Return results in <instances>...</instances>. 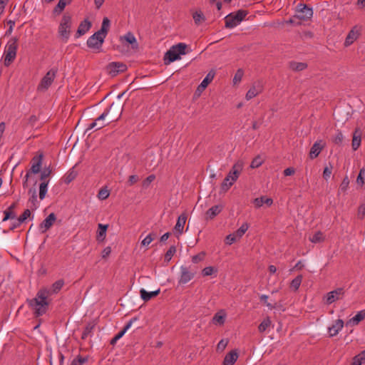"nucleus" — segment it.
<instances>
[{
	"instance_id": "nucleus-61",
	"label": "nucleus",
	"mask_w": 365,
	"mask_h": 365,
	"mask_svg": "<svg viewBox=\"0 0 365 365\" xmlns=\"http://www.w3.org/2000/svg\"><path fill=\"white\" fill-rule=\"evenodd\" d=\"M331 172H332V166L330 165L329 167H325L324 169V172H323V178L327 180L331 175Z\"/></svg>"
},
{
	"instance_id": "nucleus-23",
	"label": "nucleus",
	"mask_w": 365,
	"mask_h": 365,
	"mask_svg": "<svg viewBox=\"0 0 365 365\" xmlns=\"http://www.w3.org/2000/svg\"><path fill=\"white\" fill-rule=\"evenodd\" d=\"M365 319V309L359 312L354 317L346 322V326H355Z\"/></svg>"
},
{
	"instance_id": "nucleus-16",
	"label": "nucleus",
	"mask_w": 365,
	"mask_h": 365,
	"mask_svg": "<svg viewBox=\"0 0 365 365\" xmlns=\"http://www.w3.org/2000/svg\"><path fill=\"white\" fill-rule=\"evenodd\" d=\"M324 146H325V143L323 140H319L316 141L310 149L309 154V158L311 159L316 158L319 155V153H321L322 149L324 148Z\"/></svg>"
},
{
	"instance_id": "nucleus-1",
	"label": "nucleus",
	"mask_w": 365,
	"mask_h": 365,
	"mask_svg": "<svg viewBox=\"0 0 365 365\" xmlns=\"http://www.w3.org/2000/svg\"><path fill=\"white\" fill-rule=\"evenodd\" d=\"M49 296V292L47 289H40L36 297L27 299L29 306L34 310L35 317H38L44 314L48 309V302L47 298Z\"/></svg>"
},
{
	"instance_id": "nucleus-28",
	"label": "nucleus",
	"mask_w": 365,
	"mask_h": 365,
	"mask_svg": "<svg viewBox=\"0 0 365 365\" xmlns=\"http://www.w3.org/2000/svg\"><path fill=\"white\" fill-rule=\"evenodd\" d=\"M253 203L256 207H260L263 204H265L267 206H271L273 203V200L269 197L262 196L254 199Z\"/></svg>"
},
{
	"instance_id": "nucleus-46",
	"label": "nucleus",
	"mask_w": 365,
	"mask_h": 365,
	"mask_svg": "<svg viewBox=\"0 0 365 365\" xmlns=\"http://www.w3.org/2000/svg\"><path fill=\"white\" fill-rule=\"evenodd\" d=\"M29 202L31 203L30 206L31 210H36L37 208V194L36 190H33V195L29 199Z\"/></svg>"
},
{
	"instance_id": "nucleus-59",
	"label": "nucleus",
	"mask_w": 365,
	"mask_h": 365,
	"mask_svg": "<svg viewBox=\"0 0 365 365\" xmlns=\"http://www.w3.org/2000/svg\"><path fill=\"white\" fill-rule=\"evenodd\" d=\"M214 272H217V269L213 267H206L202 271V274L205 276L211 275Z\"/></svg>"
},
{
	"instance_id": "nucleus-3",
	"label": "nucleus",
	"mask_w": 365,
	"mask_h": 365,
	"mask_svg": "<svg viewBox=\"0 0 365 365\" xmlns=\"http://www.w3.org/2000/svg\"><path fill=\"white\" fill-rule=\"evenodd\" d=\"M123 112V106L120 103H113L108 108L104 110V112L97 118V120H104L107 118L108 123H112L118 120Z\"/></svg>"
},
{
	"instance_id": "nucleus-26",
	"label": "nucleus",
	"mask_w": 365,
	"mask_h": 365,
	"mask_svg": "<svg viewBox=\"0 0 365 365\" xmlns=\"http://www.w3.org/2000/svg\"><path fill=\"white\" fill-rule=\"evenodd\" d=\"M359 36V32L354 29H351L346 37L344 46H349L352 44Z\"/></svg>"
},
{
	"instance_id": "nucleus-45",
	"label": "nucleus",
	"mask_w": 365,
	"mask_h": 365,
	"mask_svg": "<svg viewBox=\"0 0 365 365\" xmlns=\"http://www.w3.org/2000/svg\"><path fill=\"white\" fill-rule=\"evenodd\" d=\"M271 324V320L269 317L264 319L259 325L258 330L259 332H264Z\"/></svg>"
},
{
	"instance_id": "nucleus-35",
	"label": "nucleus",
	"mask_w": 365,
	"mask_h": 365,
	"mask_svg": "<svg viewBox=\"0 0 365 365\" xmlns=\"http://www.w3.org/2000/svg\"><path fill=\"white\" fill-rule=\"evenodd\" d=\"M226 314L222 312H217L213 318L212 322L215 324L222 325L225 321Z\"/></svg>"
},
{
	"instance_id": "nucleus-64",
	"label": "nucleus",
	"mask_w": 365,
	"mask_h": 365,
	"mask_svg": "<svg viewBox=\"0 0 365 365\" xmlns=\"http://www.w3.org/2000/svg\"><path fill=\"white\" fill-rule=\"evenodd\" d=\"M365 215V203L359 206L358 209V217L360 219H363Z\"/></svg>"
},
{
	"instance_id": "nucleus-6",
	"label": "nucleus",
	"mask_w": 365,
	"mask_h": 365,
	"mask_svg": "<svg viewBox=\"0 0 365 365\" xmlns=\"http://www.w3.org/2000/svg\"><path fill=\"white\" fill-rule=\"evenodd\" d=\"M248 14L247 10L240 9L236 12H232L225 18V28L232 29L240 24Z\"/></svg>"
},
{
	"instance_id": "nucleus-36",
	"label": "nucleus",
	"mask_w": 365,
	"mask_h": 365,
	"mask_svg": "<svg viewBox=\"0 0 365 365\" xmlns=\"http://www.w3.org/2000/svg\"><path fill=\"white\" fill-rule=\"evenodd\" d=\"M358 132H359L358 130H356L353 135V140H352L351 145H352V149L354 150H356L361 145V135H360V134H358Z\"/></svg>"
},
{
	"instance_id": "nucleus-58",
	"label": "nucleus",
	"mask_w": 365,
	"mask_h": 365,
	"mask_svg": "<svg viewBox=\"0 0 365 365\" xmlns=\"http://www.w3.org/2000/svg\"><path fill=\"white\" fill-rule=\"evenodd\" d=\"M349 178L347 176H345L340 185L339 190L341 192H346L349 187Z\"/></svg>"
},
{
	"instance_id": "nucleus-62",
	"label": "nucleus",
	"mask_w": 365,
	"mask_h": 365,
	"mask_svg": "<svg viewBox=\"0 0 365 365\" xmlns=\"http://www.w3.org/2000/svg\"><path fill=\"white\" fill-rule=\"evenodd\" d=\"M237 240V236L235 233L228 235L225 238V243L227 245H232Z\"/></svg>"
},
{
	"instance_id": "nucleus-47",
	"label": "nucleus",
	"mask_w": 365,
	"mask_h": 365,
	"mask_svg": "<svg viewBox=\"0 0 365 365\" xmlns=\"http://www.w3.org/2000/svg\"><path fill=\"white\" fill-rule=\"evenodd\" d=\"M323 233L320 231L316 232L311 238L310 241L313 243H318L324 241Z\"/></svg>"
},
{
	"instance_id": "nucleus-7",
	"label": "nucleus",
	"mask_w": 365,
	"mask_h": 365,
	"mask_svg": "<svg viewBox=\"0 0 365 365\" xmlns=\"http://www.w3.org/2000/svg\"><path fill=\"white\" fill-rule=\"evenodd\" d=\"M127 70V66L123 62H111L106 67V71L110 76L114 77Z\"/></svg>"
},
{
	"instance_id": "nucleus-33",
	"label": "nucleus",
	"mask_w": 365,
	"mask_h": 365,
	"mask_svg": "<svg viewBox=\"0 0 365 365\" xmlns=\"http://www.w3.org/2000/svg\"><path fill=\"white\" fill-rule=\"evenodd\" d=\"M289 67L294 71H301L307 68V63L292 61L289 63Z\"/></svg>"
},
{
	"instance_id": "nucleus-34",
	"label": "nucleus",
	"mask_w": 365,
	"mask_h": 365,
	"mask_svg": "<svg viewBox=\"0 0 365 365\" xmlns=\"http://www.w3.org/2000/svg\"><path fill=\"white\" fill-rule=\"evenodd\" d=\"M63 284H64L63 279H58V280L56 281L52 284L51 289L47 290L48 292H49V295H51L52 294L58 293L61 289Z\"/></svg>"
},
{
	"instance_id": "nucleus-22",
	"label": "nucleus",
	"mask_w": 365,
	"mask_h": 365,
	"mask_svg": "<svg viewBox=\"0 0 365 365\" xmlns=\"http://www.w3.org/2000/svg\"><path fill=\"white\" fill-rule=\"evenodd\" d=\"M344 327V321L342 319H337L334 322V324L329 327V333L330 336H336L339 331L343 328Z\"/></svg>"
},
{
	"instance_id": "nucleus-12",
	"label": "nucleus",
	"mask_w": 365,
	"mask_h": 365,
	"mask_svg": "<svg viewBox=\"0 0 365 365\" xmlns=\"http://www.w3.org/2000/svg\"><path fill=\"white\" fill-rule=\"evenodd\" d=\"M180 270L181 274L178 281L180 284H184L190 282L192 279L194 278L196 273V272H192L190 269L189 267L185 266H182Z\"/></svg>"
},
{
	"instance_id": "nucleus-9",
	"label": "nucleus",
	"mask_w": 365,
	"mask_h": 365,
	"mask_svg": "<svg viewBox=\"0 0 365 365\" xmlns=\"http://www.w3.org/2000/svg\"><path fill=\"white\" fill-rule=\"evenodd\" d=\"M105 38L99 32L96 31L88 38L87 46L90 48L98 50L102 47Z\"/></svg>"
},
{
	"instance_id": "nucleus-51",
	"label": "nucleus",
	"mask_w": 365,
	"mask_h": 365,
	"mask_svg": "<svg viewBox=\"0 0 365 365\" xmlns=\"http://www.w3.org/2000/svg\"><path fill=\"white\" fill-rule=\"evenodd\" d=\"M263 163V160L259 155L255 157L250 164V168H259Z\"/></svg>"
},
{
	"instance_id": "nucleus-29",
	"label": "nucleus",
	"mask_w": 365,
	"mask_h": 365,
	"mask_svg": "<svg viewBox=\"0 0 365 365\" xmlns=\"http://www.w3.org/2000/svg\"><path fill=\"white\" fill-rule=\"evenodd\" d=\"M222 210V206L220 205H214L210 207L206 212V219H213L215 216H217Z\"/></svg>"
},
{
	"instance_id": "nucleus-20",
	"label": "nucleus",
	"mask_w": 365,
	"mask_h": 365,
	"mask_svg": "<svg viewBox=\"0 0 365 365\" xmlns=\"http://www.w3.org/2000/svg\"><path fill=\"white\" fill-rule=\"evenodd\" d=\"M138 319L137 317L132 318L127 324L123 327V329L119 331L111 340L110 344L111 345H114L118 340H119L125 334V333L127 331V330L131 327L133 322L136 321Z\"/></svg>"
},
{
	"instance_id": "nucleus-52",
	"label": "nucleus",
	"mask_w": 365,
	"mask_h": 365,
	"mask_svg": "<svg viewBox=\"0 0 365 365\" xmlns=\"http://www.w3.org/2000/svg\"><path fill=\"white\" fill-rule=\"evenodd\" d=\"M344 136L340 130H337L336 135L333 138V142L338 145L342 144Z\"/></svg>"
},
{
	"instance_id": "nucleus-31",
	"label": "nucleus",
	"mask_w": 365,
	"mask_h": 365,
	"mask_svg": "<svg viewBox=\"0 0 365 365\" xmlns=\"http://www.w3.org/2000/svg\"><path fill=\"white\" fill-rule=\"evenodd\" d=\"M108 225L98 224V232L96 239L98 241H103L106 236V231L108 229Z\"/></svg>"
},
{
	"instance_id": "nucleus-55",
	"label": "nucleus",
	"mask_w": 365,
	"mask_h": 365,
	"mask_svg": "<svg viewBox=\"0 0 365 365\" xmlns=\"http://www.w3.org/2000/svg\"><path fill=\"white\" fill-rule=\"evenodd\" d=\"M155 179V175H150L148 176L142 182V186L144 188H147L149 187L150 183Z\"/></svg>"
},
{
	"instance_id": "nucleus-2",
	"label": "nucleus",
	"mask_w": 365,
	"mask_h": 365,
	"mask_svg": "<svg viewBox=\"0 0 365 365\" xmlns=\"http://www.w3.org/2000/svg\"><path fill=\"white\" fill-rule=\"evenodd\" d=\"M243 169V162L238 160L232 167L230 171L227 175L221 184V190L223 192L227 191L233 183L237 180Z\"/></svg>"
},
{
	"instance_id": "nucleus-14",
	"label": "nucleus",
	"mask_w": 365,
	"mask_h": 365,
	"mask_svg": "<svg viewBox=\"0 0 365 365\" xmlns=\"http://www.w3.org/2000/svg\"><path fill=\"white\" fill-rule=\"evenodd\" d=\"M263 91V85L261 81H257L253 83L252 86L248 90L246 93V99L250 100L255 97Z\"/></svg>"
},
{
	"instance_id": "nucleus-50",
	"label": "nucleus",
	"mask_w": 365,
	"mask_h": 365,
	"mask_svg": "<svg viewBox=\"0 0 365 365\" xmlns=\"http://www.w3.org/2000/svg\"><path fill=\"white\" fill-rule=\"evenodd\" d=\"M31 211L29 209H26L22 215H21L18 218V224H21L26 221V220L31 216Z\"/></svg>"
},
{
	"instance_id": "nucleus-18",
	"label": "nucleus",
	"mask_w": 365,
	"mask_h": 365,
	"mask_svg": "<svg viewBox=\"0 0 365 365\" xmlns=\"http://www.w3.org/2000/svg\"><path fill=\"white\" fill-rule=\"evenodd\" d=\"M91 27V22L88 21L87 19H84L81 21L78 26L77 31L76 33V38H79L80 36L84 35Z\"/></svg>"
},
{
	"instance_id": "nucleus-60",
	"label": "nucleus",
	"mask_w": 365,
	"mask_h": 365,
	"mask_svg": "<svg viewBox=\"0 0 365 365\" xmlns=\"http://www.w3.org/2000/svg\"><path fill=\"white\" fill-rule=\"evenodd\" d=\"M356 361L360 362V365L365 363V350L360 352L358 355L354 357Z\"/></svg>"
},
{
	"instance_id": "nucleus-25",
	"label": "nucleus",
	"mask_w": 365,
	"mask_h": 365,
	"mask_svg": "<svg viewBox=\"0 0 365 365\" xmlns=\"http://www.w3.org/2000/svg\"><path fill=\"white\" fill-rule=\"evenodd\" d=\"M238 358V353L236 350H232L226 354L223 365H233Z\"/></svg>"
},
{
	"instance_id": "nucleus-27",
	"label": "nucleus",
	"mask_w": 365,
	"mask_h": 365,
	"mask_svg": "<svg viewBox=\"0 0 365 365\" xmlns=\"http://www.w3.org/2000/svg\"><path fill=\"white\" fill-rule=\"evenodd\" d=\"M17 204H18L17 202H13L8 207V209L4 212V217L3 218L4 222L8 220L9 219H15L16 218V213L14 212V210L16 207Z\"/></svg>"
},
{
	"instance_id": "nucleus-17",
	"label": "nucleus",
	"mask_w": 365,
	"mask_h": 365,
	"mask_svg": "<svg viewBox=\"0 0 365 365\" xmlns=\"http://www.w3.org/2000/svg\"><path fill=\"white\" fill-rule=\"evenodd\" d=\"M180 58V56L178 55L177 51L174 49V48L172 46L165 53L164 56V63L165 65H168L170 63L178 60Z\"/></svg>"
},
{
	"instance_id": "nucleus-56",
	"label": "nucleus",
	"mask_w": 365,
	"mask_h": 365,
	"mask_svg": "<svg viewBox=\"0 0 365 365\" xmlns=\"http://www.w3.org/2000/svg\"><path fill=\"white\" fill-rule=\"evenodd\" d=\"M365 174V169L363 168L360 170L359 175L356 178V182L358 185H360L361 186H363L364 185V175Z\"/></svg>"
},
{
	"instance_id": "nucleus-39",
	"label": "nucleus",
	"mask_w": 365,
	"mask_h": 365,
	"mask_svg": "<svg viewBox=\"0 0 365 365\" xmlns=\"http://www.w3.org/2000/svg\"><path fill=\"white\" fill-rule=\"evenodd\" d=\"M155 155L152 153L147 158V164L153 168L157 167L160 163L159 157L157 156L156 158H155Z\"/></svg>"
},
{
	"instance_id": "nucleus-40",
	"label": "nucleus",
	"mask_w": 365,
	"mask_h": 365,
	"mask_svg": "<svg viewBox=\"0 0 365 365\" xmlns=\"http://www.w3.org/2000/svg\"><path fill=\"white\" fill-rule=\"evenodd\" d=\"M174 49L177 51L178 55H185L187 53L186 48L187 46L184 43H179L176 45L173 46Z\"/></svg>"
},
{
	"instance_id": "nucleus-19",
	"label": "nucleus",
	"mask_w": 365,
	"mask_h": 365,
	"mask_svg": "<svg viewBox=\"0 0 365 365\" xmlns=\"http://www.w3.org/2000/svg\"><path fill=\"white\" fill-rule=\"evenodd\" d=\"M43 155L41 154L38 156H35L31 160V168L29 171L30 173L37 174L41 170V166L42 164Z\"/></svg>"
},
{
	"instance_id": "nucleus-5",
	"label": "nucleus",
	"mask_w": 365,
	"mask_h": 365,
	"mask_svg": "<svg viewBox=\"0 0 365 365\" xmlns=\"http://www.w3.org/2000/svg\"><path fill=\"white\" fill-rule=\"evenodd\" d=\"M72 16L66 13L63 15L58 26V34L63 42H67L71 34Z\"/></svg>"
},
{
	"instance_id": "nucleus-30",
	"label": "nucleus",
	"mask_w": 365,
	"mask_h": 365,
	"mask_svg": "<svg viewBox=\"0 0 365 365\" xmlns=\"http://www.w3.org/2000/svg\"><path fill=\"white\" fill-rule=\"evenodd\" d=\"M124 39L126 42L131 45L133 48L138 46L135 36L131 32H128L125 36L120 37V40Z\"/></svg>"
},
{
	"instance_id": "nucleus-48",
	"label": "nucleus",
	"mask_w": 365,
	"mask_h": 365,
	"mask_svg": "<svg viewBox=\"0 0 365 365\" xmlns=\"http://www.w3.org/2000/svg\"><path fill=\"white\" fill-rule=\"evenodd\" d=\"M249 225L247 223H244L241 225V227L237 230V231L235 232L237 237L240 238L245 232L248 230Z\"/></svg>"
},
{
	"instance_id": "nucleus-24",
	"label": "nucleus",
	"mask_w": 365,
	"mask_h": 365,
	"mask_svg": "<svg viewBox=\"0 0 365 365\" xmlns=\"http://www.w3.org/2000/svg\"><path fill=\"white\" fill-rule=\"evenodd\" d=\"M160 289H158L153 292H147L144 289L140 290V297L144 302H148L160 294Z\"/></svg>"
},
{
	"instance_id": "nucleus-21",
	"label": "nucleus",
	"mask_w": 365,
	"mask_h": 365,
	"mask_svg": "<svg viewBox=\"0 0 365 365\" xmlns=\"http://www.w3.org/2000/svg\"><path fill=\"white\" fill-rule=\"evenodd\" d=\"M215 75V72L213 70H211L201 82V83L198 86L197 91L202 92L204 91L207 86L212 81Z\"/></svg>"
},
{
	"instance_id": "nucleus-57",
	"label": "nucleus",
	"mask_w": 365,
	"mask_h": 365,
	"mask_svg": "<svg viewBox=\"0 0 365 365\" xmlns=\"http://www.w3.org/2000/svg\"><path fill=\"white\" fill-rule=\"evenodd\" d=\"M51 169L50 167L45 168L43 170L41 173L40 179L43 181H47L46 178L51 175Z\"/></svg>"
},
{
	"instance_id": "nucleus-37",
	"label": "nucleus",
	"mask_w": 365,
	"mask_h": 365,
	"mask_svg": "<svg viewBox=\"0 0 365 365\" xmlns=\"http://www.w3.org/2000/svg\"><path fill=\"white\" fill-rule=\"evenodd\" d=\"M96 327V323L95 322H89L86 327H85L83 333H82V336H81V339H86L87 338V336L88 335H90L93 330Z\"/></svg>"
},
{
	"instance_id": "nucleus-41",
	"label": "nucleus",
	"mask_w": 365,
	"mask_h": 365,
	"mask_svg": "<svg viewBox=\"0 0 365 365\" xmlns=\"http://www.w3.org/2000/svg\"><path fill=\"white\" fill-rule=\"evenodd\" d=\"M192 18L194 19L195 23L197 25H199L200 24H201L202 21H205V17L201 11H196L192 14Z\"/></svg>"
},
{
	"instance_id": "nucleus-8",
	"label": "nucleus",
	"mask_w": 365,
	"mask_h": 365,
	"mask_svg": "<svg viewBox=\"0 0 365 365\" xmlns=\"http://www.w3.org/2000/svg\"><path fill=\"white\" fill-rule=\"evenodd\" d=\"M296 15L294 18L299 20H307L310 19L313 15L312 9L309 7L306 4H299L296 9Z\"/></svg>"
},
{
	"instance_id": "nucleus-11",
	"label": "nucleus",
	"mask_w": 365,
	"mask_h": 365,
	"mask_svg": "<svg viewBox=\"0 0 365 365\" xmlns=\"http://www.w3.org/2000/svg\"><path fill=\"white\" fill-rule=\"evenodd\" d=\"M344 295V289L342 287L337 288L327 293L326 296V304H331L335 301L341 299Z\"/></svg>"
},
{
	"instance_id": "nucleus-63",
	"label": "nucleus",
	"mask_w": 365,
	"mask_h": 365,
	"mask_svg": "<svg viewBox=\"0 0 365 365\" xmlns=\"http://www.w3.org/2000/svg\"><path fill=\"white\" fill-rule=\"evenodd\" d=\"M38 120V118L35 115H32L29 118L27 124L33 128L36 125Z\"/></svg>"
},
{
	"instance_id": "nucleus-53",
	"label": "nucleus",
	"mask_w": 365,
	"mask_h": 365,
	"mask_svg": "<svg viewBox=\"0 0 365 365\" xmlns=\"http://www.w3.org/2000/svg\"><path fill=\"white\" fill-rule=\"evenodd\" d=\"M110 195V192L106 188H101L98 194V197L101 200H106Z\"/></svg>"
},
{
	"instance_id": "nucleus-49",
	"label": "nucleus",
	"mask_w": 365,
	"mask_h": 365,
	"mask_svg": "<svg viewBox=\"0 0 365 365\" xmlns=\"http://www.w3.org/2000/svg\"><path fill=\"white\" fill-rule=\"evenodd\" d=\"M228 343H229L228 339H221L217 345V348H216L217 351H218V352L223 351L225 350V349L226 348V346H227Z\"/></svg>"
},
{
	"instance_id": "nucleus-10",
	"label": "nucleus",
	"mask_w": 365,
	"mask_h": 365,
	"mask_svg": "<svg viewBox=\"0 0 365 365\" xmlns=\"http://www.w3.org/2000/svg\"><path fill=\"white\" fill-rule=\"evenodd\" d=\"M57 72V68H52L51 69H50L41 79L38 87H41L44 89H48V87L52 84Z\"/></svg>"
},
{
	"instance_id": "nucleus-54",
	"label": "nucleus",
	"mask_w": 365,
	"mask_h": 365,
	"mask_svg": "<svg viewBox=\"0 0 365 365\" xmlns=\"http://www.w3.org/2000/svg\"><path fill=\"white\" fill-rule=\"evenodd\" d=\"M205 257V252H201L198 253L197 255L192 256V262L195 264H197V263L202 261L204 259Z\"/></svg>"
},
{
	"instance_id": "nucleus-38",
	"label": "nucleus",
	"mask_w": 365,
	"mask_h": 365,
	"mask_svg": "<svg viewBox=\"0 0 365 365\" xmlns=\"http://www.w3.org/2000/svg\"><path fill=\"white\" fill-rule=\"evenodd\" d=\"M49 180L43 181L40 183L39 185V198L41 200H43L46 197L47 190H48V185Z\"/></svg>"
},
{
	"instance_id": "nucleus-15",
	"label": "nucleus",
	"mask_w": 365,
	"mask_h": 365,
	"mask_svg": "<svg viewBox=\"0 0 365 365\" xmlns=\"http://www.w3.org/2000/svg\"><path fill=\"white\" fill-rule=\"evenodd\" d=\"M187 220V215L182 213L178 218L176 225L173 228L174 234L178 237L183 232L184 226Z\"/></svg>"
},
{
	"instance_id": "nucleus-44",
	"label": "nucleus",
	"mask_w": 365,
	"mask_h": 365,
	"mask_svg": "<svg viewBox=\"0 0 365 365\" xmlns=\"http://www.w3.org/2000/svg\"><path fill=\"white\" fill-rule=\"evenodd\" d=\"M175 252H176L175 246H174V245L170 246L165 255V262L168 263Z\"/></svg>"
},
{
	"instance_id": "nucleus-42",
	"label": "nucleus",
	"mask_w": 365,
	"mask_h": 365,
	"mask_svg": "<svg viewBox=\"0 0 365 365\" xmlns=\"http://www.w3.org/2000/svg\"><path fill=\"white\" fill-rule=\"evenodd\" d=\"M302 281V276L298 275L294 279L292 280L290 283V288L293 289L294 291L298 290L301 283Z\"/></svg>"
},
{
	"instance_id": "nucleus-43",
	"label": "nucleus",
	"mask_w": 365,
	"mask_h": 365,
	"mask_svg": "<svg viewBox=\"0 0 365 365\" xmlns=\"http://www.w3.org/2000/svg\"><path fill=\"white\" fill-rule=\"evenodd\" d=\"M77 176V173L73 170V168L69 170V172L66 174L64 178V182L66 184H69L72 182Z\"/></svg>"
},
{
	"instance_id": "nucleus-13",
	"label": "nucleus",
	"mask_w": 365,
	"mask_h": 365,
	"mask_svg": "<svg viewBox=\"0 0 365 365\" xmlns=\"http://www.w3.org/2000/svg\"><path fill=\"white\" fill-rule=\"evenodd\" d=\"M56 220V216L53 212L49 214L48 217L39 225V230L41 232L45 233L48 230H49Z\"/></svg>"
},
{
	"instance_id": "nucleus-32",
	"label": "nucleus",
	"mask_w": 365,
	"mask_h": 365,
	"mask_svg": "<svg viewBox=\"0 0 365 365\" xmlns=\"http://www.w3.org/2000/svg\"><path fill=\"white\" fill-rule=\"evenodd\" d=\"M110 26V20L108 19V18L104 17L103 19L101 28L97 32H99L101 36H103L106 38L107 36V34L109 31Z\"/></svg>"
},
{
	"instance_id": "nucleus-4",
	"label": "nucleus",
	"mask_w": 365,
	"mask_h": 365,
	"mask_svg": "<svg viewBox=\"0 0 365 365\" xmlns=\"http://www.w3.org/2000/svg\"><path fill=\"white\" fill-rule=\"evenodd\" d=\"M18 41L19 38L16 36L12 37L6 45L4 64L6 67H9L16 58L18 48Z\"/></svg>"
}]
</instances>
